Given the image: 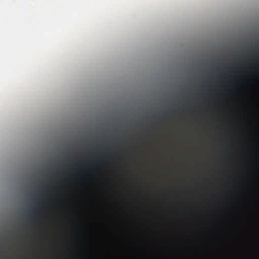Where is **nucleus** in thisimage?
I'll return each instance as SVG.
<instances>
[{"mask_svg":"<svg viewBox=\"0 0 259 259\" xmlns=\"http://www.w3.org/2000/svg\"><path fill=\"white\" fill-rule=\"evenodd\" d=\"M101 160H100V159H99V160H98V162H99V163H100V162H101Z\"/></svg>","mask_w":259,"mask_h":259,"instance_id":"nucleus-2","label":"nucleus"},{"mask_svg":"<svg viewBox=\"0 0 259 259\" xmlns=\"http://www.w3.org/2000/svg\"><path fill=\"white\" fill-rule=\"evenodd\" d=\"M37 212L36 209L35 208H33L32 211H31V213L32 214H36V213Z\"/></svg>","mask_w":259,"mask_h":259,"instance_id":"nucleus-1","label":"nucleus"}]
</instances>
